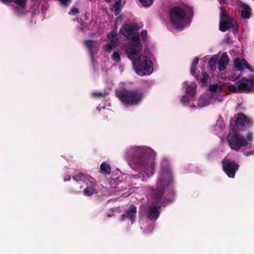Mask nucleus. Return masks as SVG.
<instances>
[{
    "instance_id": "37",
    "label": "nucleus",
    "mask_w": 254,
    "mask_h": 254,
    "mask_svg": "<svg viewBox=\"0 0 254 254\" xmlns=\"http://www.w3.org/2000/svg\"><path fill=\"white\" fill-rule=\"evenodd\" d=\"M217 84L210 85L209 86V90L211 91H215L217 89Z\"/></svg>"
},
{
    "instance_id": "18",
    "label": "nucleus",
    "mask_w": 254,
    "mask_h": 254,
    "mask_svg": "<svg viewBox=\"0 0 254 254\" xmlns=\"http://www.w3.org/2000/svg\"><path fill=\"white\" fill-rule=\"evenodd\" d=\"M134 30L135 27L128 24L125 25L120 29L121 33L125 36H128L132 34Z\"/></svg>"
},
{
    "instance_id": "23",
    "label": "nucleus",
    "mask_w": 254,
    "mask_h": 254,
    "mask_svg": "<svg viewBox=\"0 0 254 254\" xmlns=\"http://www.w3.org/2000/svg\"><path fill=\"white\" fill-rule=\"evenodd\" d=\"M209 105L208 101L203 98H200L198 102V106L199 107H203Z\"/></svg>"
},
{
    "instance_id": "19",
    "label": "nucleus",
    "mask_w": 254,
    "mask_h": 254,
    "mask_svg": "<svg viewBox=\"0 0 254 254\" xmlns=\"http://www.w3.org/2000/svg\"><path fill=\"white\" fill-rule=\"evenodd\" d=\"M243 8L241 10V15L244 19L250 18L251 16L252 9L251 7L247 4H244L242 5Z\"/></svg>"
},
{
    "instance_id": "20",
    "label": "nucleus",
    "mask_w": 254,
    "mask_h": 254,
    "mask_svg": "<svg viewBox=\"0 0 254 254\" xmlns=\"http://www.w3.org/2000/svg\"><path fill=\"white\" fill-rule=\"evenodd\" d=\"M101 173L104 175H109L111 173V168L109 164L103 162L100 167Z\"/></svg>"
},
{
    "instance_id": "15",
    "label": "nucleus",
    "mask_w": 254,
    "mask_h": 254,
    "mask_svg": "<svg viewBox=\"0 0 254 254\" xmlns=\"http://www.w3.org/2000/svg\"><path fill=\"white\" fill-rule=\"evenodd\" d=\"M197 68L196 67H193L191 66L190 67V73L191 74L195 76V78L197 80H199L202 83L205 84L208 80V75L206 71H203L202 73V77L199 78V75H196L195 73L196 72Z\"/></svg>"
},
{
    "instance_id": "43",
    "label": "nucleus",
    "mask_w": 254,
    "mask_h": 254,
    "mask_svg": "<svg viewBox=\"0 0 254 254\" xmlns=\"http://www.w3.org/2000/svg\"><path fill=\"white\" fill-rule=\"evenodd\" d=\"M2 2L7 4L9 2L13 1V0H0Z\"/></svg>"
},
{
    "instance_id": "25",
    "label": "nucleus",
    "mask_w": 254,
    "mask_h": 254,
    "mask_svg": "<svg viewBox=\"0 0 254 254\" xmlns=\"http://www.w3.org/2000/svg\"><path fill=\"white\" fill-rule=\"evenodd\" d=\"M195 89L192 85H188L186 89V92L187 94L190 95H194L195 93Z\"/></svg>"
},
{
    "instance_id": "50",
    "label": "nucleus",
    "mask_w": 254,
    "mask_h": 254,
    "mask_svg": "<svg viewBox=\"0 0 254 254\" xmlns=\"http://www.w3.org/2000/svg\"><path fill=\"white\" fill-rule=\"evenodd\" d=\"M105 0L108 2H110L111 1V0Z\"/></svg>"
},
{
    "instance_id": "47",
    "label": "nucleus",
    "mask_w": 254,
    "mask_h": 254,
    "mask_svg": "<svg viewBox=\"0 0 254 254\" xmlns=\"http://www.w3.org/2000/svg\"><path fill=\"white\" fill-rule=\"evenodd\" d=\"M113 38V34H112V38ZM112 49H113L114 47V41H113V39H112Z\"/></svg>"
},
{
    "instance_id": "45",
    "label": "nucleus",
    "mask_w": 254,
    "mask_h": 254,
    "mask_svg": "<svg viewBox=\"0 0 254 254\" xmlns=\"http://www.w3.org/2000/svg\"><path fill=\"white\" fill-rule=\"evenodd\" d=\"M227 0H219V2L221 4H223L226 3Z\"/></svg>"
},
{
    "instance_id": "42",
    "label": "nucleus",
    "mask_w": 254,
    "mask_h": 254,
    "mask_svg": "<svg viewBox=\"0 0 254 254\" xmlns=\"http://www.w3.org/2000/svg\"><path fill=\"white\" fill-rule=\"evenodd\" d=\"M122 19H123V18L121 16V15H120L117 18V19H116V23H118V22H121L122 21Z\"/></svg>"
},
{
    "instance_id": "48",
    "label": "nucleus",
    "mask_w": 254,
    "mask_h": 254,
    "mask_svg": "<svg viewBox=\"0 0 254 254\" xmlns=\"http://www.w3.org/2000/svg\"><path fill=\"white\" fill-rule=\"evenodd\" d=\"M107 216L108 218H110V217H111V215L110 214H107Z\"/></svg>"
},
{
    "instance_id": "49",
    "label": "nucleus",
    "mask_w": 254,
    "mask_h": 254,
    "mask_svg": "<svg viewBox=\"0 0 254 254\" xmlns=\"http://www.w3.org/2000/svg\"><path fill=\"white\" fill-rule=\"evenodd\" d=\"M138 175L140 176V175H141V174H140V173H139V174H138L137 175L134 176H133V177H135L136 176H138Z\"/></svg>"
},
{
    "instance_id": "28",
    "label": "nucleus",
    "mask_w": 254,
    "mask_h": 254,
    "mask_svg": "<svg viewBox=\"0 0 254 254\" xmlns=\"http://www.w3.org/2000/svg\"><path fill=\"white\" fill-rule=\"evenodd\" d=\"M106 95V94L105 93H103L102 92H94L92 93V96L95 98H104L105 95Z\"/></svg>"
},
{
    "instance_id": "13",
    "label": "nucleus",
    "mask_w": 254,
    "mask_h": 254,
    "mask_svg": "<svg viewBox=\"0 0 254 254\" xmlns=\"http://www.w3.org/2000/svg\"><path fill=\"white\" fill-rule=\"evenodd\" d=\"M234 23L235 21L233 18H230L228 20H221L219 23V29L221 31L224 32L231 27H233Z\"/></svg>"
},
{
    "instance_id": "41",
    "label": "nucleus",
    "mask_w": 254,
    "mask_h": 254,
    "mask_svg": "<svg viewBox=\"0 0 254 254\" xmlns=\"http://www.w3.org/2000/svg\"><path fill=\"white\" fill-rule=\"evenodd\" d=\"M68 192L72 194H76L78 193V191L74 189H70L68 190Z\"/></svg>"
},
{
    "instance_id": "10",
    "label": "nucleus",
    "mask_w": 254,
    "mask_h": 254,
    "mask_svg": "<svg viewBox=\"0 0 254 254\" xmlns=\"http://www.w3.org/2000/svg\"><path fill=\"white\" fill-rule=\"evenodd\" d=\"M85 47L88 49L90 54L91 59L93 61L94 59V54H96L98 52L99 42L92 40H86L84 42Z\"/></svg>"
},
{
    "instance_id": "29",
    "label": "nucleus",
    "mask_w": 254,
    "mask_h": 254,
    "mask_svg": "<svg viewBox=\"0 0 254 254\" xmlns=\"http://www.w3.org/2000/svg\"><path fill=\"white\" fill-rule=\"evenodd\" d=\"M112 59L117 63L120 62L121 61L120 54L117 52H115L113 54H112Z\"/></svg>"
},
{
    "instance_id": "16",
    "label": "nucleus",
    "mask_w": 254,
    "mask_h": 254,
    "mask_svg": "<svg viewBox=\"0 0 254 254\" xmlns=\"http://www.w3.org/2000/svg\"><path fill=\"white\" fill-rule=\"evenodd\" d=\"M125 3L126 0H118L115 2L113 8H112V12H114L115 15L120 14Z\"/></svg>"
},
{
    "instance_id": "24",
    "label": "nucleus",
    "mask_w": 254,
    "mask_h": 254,
    "mask_svg": "<svg viewBox=\"0 0 254 254\" xmlns=\"http://www.w3.org/2000/svg\"><path fill=\"white\" fill-rule=\"evenodd\" d=\"M232 18L230 17L228 14L227 13V11L223 8V7H221V13H220V18L223 20L226 19V20L229 19V18Z\"/></svg>"
},
{
    "instance_id": "27",
    "label": "nucleus",
    "mask_w": 254,
    "mask_h": 254,
    "mask_svg": "<svg viewBox=\"0 0 254 254\" xmlns=\"http://www.w3.org/2000/svg\"><path fill=\"white\" fill-rule=\"evenodd\" d=\"M17 5V6H20L21 7H26V0H13Z\"/></svg>"
},
{
    "instance_id": "46",
    "label": "nucleus",
    "mask_w": 254,
    "mask_h": 254,
    "mask_svg": "<svg viewBox=\"0 0 254 254\" xmlns=\"http://www.w3.org/2000/svg\"><path fill=\"white\" fill-rule=\"evenodd\" d=\"M107 38L110 40L111 38V32H109L107 34Z\"/></svg>"
},
{
    "instance_id": "33",
    "label": "nucleus",
    "mask_w": 254,
    "mask_h": 254,
    "mask_svg": "<svg viewBox=\"0 0 254 254\" xmlns=\"http://www.w3.org/2000/svg\"><path fill=\"white\" fill-rule=\"evenodd\" d=\"M84 178V175L82 173H80L78 175H76L73 177V179L76 181H78L79 180H82Z\"/></svg>"
},
{
    "instance_id": "3",
    "label": "nucleus",
    "mask_w": 254,
    "mask_h": 254,
    "mask_svg": "<svg viewBox=\"0 0 254 254\" xmlns=\"http://www.w3.org/2000/svg\"><path fill=\"white\" fill-rule=\"evenodd\" d=\"M128 156L138 165L148 176H152L155 168V154L152 150L139 147L131 148L127 151Z\"/></svg>"
},
{
    "instance_id": "14",
    "label": "nucleus",
    "mask_w": 254,
    "mask_h": 254,
    "mask_svg": "<svg viewBox=\"0 0 254 254\" xmlns=\"http://www.w3.org/2000/svg\"><path fill=\"white\" fill-rule=\"evenodd\" d=\"M230 60L226 53L222 54L219 60H218V69L220 71L224 70L229 63Z\"/></svg>"
},
{
    "instance_id": "38",
    "label": "nucleus",
    "mask_w": 254,
    "mask_h": 254,
    "mask_svg": "<svg viewBox=\"0 0 254 254\" xmlns=\"http://www.w3.org/2000/svg\"><path fill=\"white\" fill-rule=\"evenodd\" d=\"M70 12H71L72 13L75 14V13H78L79 12V11L78 8L74 7H72L70 9V11L69 12V13H70Z\"/></svg>"
},
{
    "instance_id": "30",
    "label": "nucleus",
    "mask_w": 254,
    "mask_h": 254,
    "mask_svg": "<svg viewBox=\"0 0 254 254\" xmlns=\"http://www.w3.org/2000/svg\"><path fill=\"white\" fill-rule=\"evenodd\" d=\"M228 90L233 93L238 92V88L237 85L236 86L233 84L230 85L227 87Z\"/></svg>"
},
{
    "instance_id": "22",
    "label": "nucleus",
    "mask_w": 254,
    "mask_h": 254,
    "mask_svg": "<svg viewBox=\"0 0 254 254\" xmlns=\"http://www.w3.org/2000/svg\"><path fill=\"white\" fill-rule=\"evenodd\" d=\"M218 56L217 55H213L209 61L208 64L209 67L213 69L217 63H218Z\"/></svg>"
},
{
    "instance_id": "26",
    "label": "nucleus",
    "mask_w": 254,
    "mask_h": 254,
    "mask_svg": "<svg viewBox=\"0 0 254 254\" xmlns=\"http://www.w3.org/2000/svg\"><path fill=\"white\" fill-rule=\"evenodd\" d=\"M139 1L143 6L148 7L153 3L154 0H139Z\"/></svg>"
},
{
    "instance_id": "21",
    "label": "nucleus",
    "mask_w": 254,
    "mask_h": 254,
    "mask_svg": "<svg viewBox=\"0 0 254 254\" xmlns=\"http://www.w3.org/2000/svg\"><path fill=\"white\" fill-rule=\"evenodd\" d=\"M92 183V187H87L85 188L83 191V193L84 195L86 196H91L96 192V189H95V187L96 185V183Z\"/></svg>"
},
{
    "instance_id": "17",
    "label": "nucleus",
    "mask_w": 254,
    "mask_h": 254,
    "mask_svg": "<svg viewBox=\"0 0 254 254\" xmlns=\"http://www.w3.org/2000/svg\"><path fill=\"white\" fill-rule=\"evenodd\" d=\"M127 184L125 182H120L118 183V180L116 179L112 182V188H114V190H112V192L122 191L126 189Z\"/></svg>"
},
{
    "instance_id": "31",
    "label": "nucleus",
    "mask_w": 254,
    "mask_h": 254,
    "mask_svg": "<svg viewBox=\"0 0 254 254\" xmlns=\"http://www.w3.org/2000/svg\"><path fill=\"white\" fill-rule=\"evenodd\" d=\"M25 7H21L20 6H15L14 7V11L15 12L19 14H21L24 13V9Z\"/></svg>"
},
{
    "instance_id": "34",
    "label": "nucleus",
    "mask_w": 254,
    "mask_h": 254,
    "mask_svg": "<svg viewBox=\"0 0 254 254\" xmlns=\"http://www.w3.org/2000/svg\"><path fill=\"white\" fill-rule=\"evenodd\" d=\"M147 32L146 30H142L141 32V36L142 38V41H144L146 40Z\"/></svg>"
},
{
    "instance_id": "7",
    "label": "nucleus",
    "mask_w": 254,
    "mask_h": 254,
    "mask_svg": "<svg viewBox=\"0 0 254 254\" xmlns=\"http://www.w3.org/2000/svg\"><path fill=\"white\" fill-rule=\"evenodd\" d=\"M222 169L224 172L230 178H234L236 172L239 170L240 166L234 161L225 158L222 161Z\"/></svg>"
},
{
    "instance_id": "8",
    "label": "nucleus",
    "mask_w": 254,
    "mask_h": 254,
    "mask_svg": "<svg viewBox=\"0 0 254 254\" xmlns=\"http://www.w3.org/2000/svg\"><path fill=\"white\" fill-rule=\"evenodd\" d=\"M237 85L239 93L254 92V77L250 79L243 78L237 82Z\"/></svg>"
},
{
    "instance_id": "40",
    "label": "nucleus",
    "mask_w": 254,
    "mask_h": 254,
    "mask_svg": "<svg viewBox=\"0 0 254 254\" xmlns=\"http://www.w3.org/2000/svg\"><path fill=\"white\" fill-rule=\"evenodd\" d=\"M254 155V150L251 151H247L245 153V155L246 156H249L250 155Z\"/></svg>"
},
{
    "instance_id": "35",
    "label": "nucleus",
    "mask_w": 254,
    "mask_h": 254,
    "mask_svg": "<svg viewBox=\"0 0 254 254\" xmlns=\"http://www.w3.org/2000/svg\"><path fill=\"white\" fill-rule=\"evenodd\" d=\"M249 142V141H252L253 140V133L251 132H249L247 134V138Z\"/></svg>"
},
{
    "instance_id": "12",
    "label": "nucleus",
    "mask_w": 254,
    "mask_h": 254,
    "mask_svg": "<svg viewBox=\"0 0 254 254\" xmlns=\"http://www.w3.org/2000/svg\"><path fill=\"white\" fill-rule=\"evenodd\" d=\"M136 212V207L133 204L131 205L126 212L122 215L121 220L124 221L126 219H128L130 220L131 223H132L134 220Z\"/></svg>"
},
{
    "instance_id": "4",
    "label": "nucleus",
    "mask_w": 254,
    "mask_h": 254,
    "mask_svg": "<svg viewBox=\"0 0 254 254\" xmlns=\"http://www.w3.org/2000/svg\"><path fill=\"white\" fill-rule=\"evenodd\" d=\"M116 95L124 104L127 106H135L138 105L142 100L143 93L140 89H124L117 91Z\"/></svg>"
},
{
    "instance_id": "6",
    "label": "nucleus",
    "mask_w": 254,
    "mask_h": 254,
    "mask_svg": "<svg viewBox=\"0 0 254 254\" xmlns=\"http://www.w3.org/2000/svg\"><path fill=\"white\" fill-rule=\"evenodd\" d=\"M186 14L183 8L178 6L172 7L170 10V18L172 24L179 28L182 26V22L185 19Z\"/></svg>"
},
{
    "instance_id": "44",
    "label": "nucleus",
    "mask_w": 254,
    "mask_h": 254,
    "mask_svg": "<svg viewBox=\"0 0 254 254\" xmlns=\"http://www.w3.org/2000/svg\"><path fill=\"white\" fill-rule=\"evenodd\" d=\"M70 180V176H68V175L66 176L64 178V181L65 182L68 181H69Z\"/></svg>"
},
{
    "instance_id": "36",
    "label": "nucleus",
    "mask_w": 254,
    "mask_h": 254,
    "mask_svg": "<svg viewBox=\"0 0 254 254\" xmlns=\"http://www.w3.org/2000/svg\"><path fill=\"white\" fill-rule=\"evenodd\" d=\"M199 59L197 57H195L194 60L193 61L191 66L193 67H196L198 63Z\"/></svg>"
},
{
    "instance_id": "1",
    "label": "nucleus",
    "mask_w": 254,
    "mask_h": 254,
    "mask_svg": "<svg viewBox=\"0 0 254 254\" xmlns=\"http://www.w3.org/2000/svg\"><path fill=\"white\" fill-rule=\"evenodd\" d=\"M173 174L169 165H162L156 188L149 187L148 192L152 203L148 207L146 217L155 221L160 215V208L165 207L175 199V191Z\"/></svg>"
},
{
    "instance_id": "32",
    "label": "nucleus",
    "mask_w": 254,
    "mask_h": 254,
    "mask_svg": "<svg viewBox=\"0 0 254 254\" xmlns=\"http://www.w3.org/2000/svg\"><path fill=\"white\" fill-rule=\"evenodd\" d=\"M103 48L104 51L110 53L111 52V40L107 45L103 46Z\"/></svg>"
},
{
    "instance_id": "2",
    "label": "nucleus",
    "mask_w": 254,
    "mask_h": 254,
    "mask_svg": "<svg viewBox=\"0 0 254 254\" xmlns=\"http://www.w3.org/2000/svg\"><path fill=\"white\" fill-rule=\"evenodd\" d=\"M142 48L139 36L135 35L131 37V42L126 49L127 56L132 61L136 73L140 76L149 75L153 70L151 60L148 57L139 54Z\"/></svg>"
},
{
    "instance_id": "11",
    "label": "nucleus",
    "mask_w": 254,
    "mask_h": 254,
    "mask_svg": "<svg viewBox=\"0 0 254 254\" xmlns=\"http://www.w3.org/2000/svg\"><path fill=\"white\" fill-rule=\"evenodd\" d=\"M234 64L235 67L238 71H242L245 68L251 71H254L253 67L248 64L245 59L236 58L234 61Z\"/></svg>"
},
{
    "instance_id": "39",
    "label": "nucleus",
    "mask_w": 254,
    "mask_h": 254,
    "mask_svg": "<svg viewBox=\"0 0 254 254\" xmlns=\"http://www.w3.org/2000/svg\"><path fill=\"white\" fill-rule=\"evenodd\" d=\"M61 3L64 5L66 6L71 0H59Z\"/></svg>"
},
{
    "instance_id": "5",
    "label": "nucleus",
    "mask_w": 254,
    "mask_h": 254,
    "mask_svg": "<svg viewBox=\"0 0 254 254\" xmlns=\"http://www.w3.org/2000/svg\"><path fill=\"white\" fill-rule=\"evenodd\" d=\"M227 141L230 147L236 151H239L242 147L249 144L245 136L237 131L230 133L227 136Z\"/></svg>"
},
{
    "instance_id": "9",
    "label": "nucleus",
    "mask_w": 254,
    "mask_h": 254,
    "mask_svg": "<svg viewBox=\"0 0 254 254\" xmlns=\"http://www.w3.org/2000/svg\"><path fill=\"white\" fill-rule=\"evenodd\" d=\"M253 121L242 113H238L236 120V126L240 129L244 130L247 127L253 125Z\"/></svg>"
}]
</instances>
